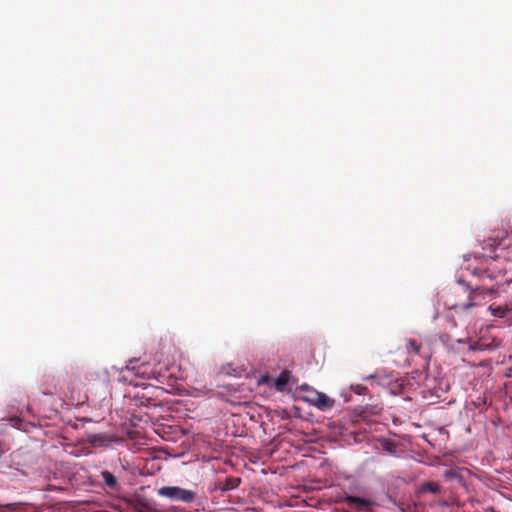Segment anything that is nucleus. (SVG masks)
I'll return each mask as SVG.
<instances>
[{"instance_id":"nucleus-1","label":"nucleus","mask_w":512,"mask_h":512,"mask_svg":"<svg viewBox=\"0 0 512 512\" xmlns=\"http://www.w3.org/2000/svg\"><path fill=\"white\" fill-rule=\"evenodd\" d=\"M498 290L495 287L484 288L475 287L470 290L467 301L448 304L450 310H454L459 315H473L474 311L485 304L486 299H493L497 296Z\"/></svg>"},{"instance_id":"nucleus-2","label":"nucleus","mask_w":512,"mask_h":512,"mask_svg":"<svg viewBox=\"0 0 512 512\" xmlns=\"http://www.w3.org/2000/svg\"><path fill=\"white\" fill-rule=\"evenodd\" d=\"M126 438H132L131 431L122 428L114 433H92L87 436V441L93 447H108L110 443L124 442Z\"/></svg>"},{"instance_id":"nucleus-3","label":"nucleus","mask_w":512,"mask_h":512,"mask_svg":"<svg viewBox=\"0 0 512 512\" xmlns=\"http://www.w3.org/2000/svg\"><path fill=\"white\" fill-rule=\"evenodd\" d=\"M301 389L304 392L302 399L305 402L310 403L322 411H327L334 407L335 400L325 393L319 392L313 388L308 387L307 385H303Z\"/></svg>"},{"instance_id":"nucleus-4","label":"nucleus","mask_w":512,"mask_h":512,"mask_svg":"<svg viewBox=\"0 0 512 512\" xmlns=\"http://www.w3.org/2000/svg\"><path fill=\"white\" fill-rule=\"evenodd\" d=\"M157 492L160 496L185 503H190L195 499V493L193 491L176 486H164L159 488Z\"/></svg>"},{"instance_id":"nucleus-5","label":"nucleus","mask_w":512,"mask_h":512,"mask_svg":"<svg viewBox=\"0 0 512 512\" xmlns=\"http://www.w3.org/2000/svg\"><path fill=\"white\" fill-rule=\"evenodd\" d=\"M343 501L351 509L357 512H372L376 506L375 501L370 498H363L358 496L346 495Z\"/></svg>"},{"instance_id":"nucleus-6","label":"nucleus","mask_w":512,"mask_h":512,"mask_svg":"<svg viewBox=\"0 0 512 512\" xmlns=\"http://www.w3.org/2000/svg\"><path fill=\"white\" fill-rule=\"evenodd\" d=\"M488 309L494 317L507 318L506 322L512 323V301L496 307L490 305Z\"/></svg>"},{"instance_id":"nucleus-7","label":"nucleus","mask_w":512,"mask_h":512,"mask_svg":"<svg viewBox=\"0 0 512 512\" xmlns=\"http://www.w3.org/2000/svg\"><path fill=\"white\" fill-rule=\"evenodd\" d=\"M499 346V342L495 339L480 338L470 344V349L473 351H486L494 350Z\"/></svg>"},{"instance_id":"nucleus-8","label":"nucleus","mask_w":512,"mask_h":512,"mask_svg":"<svg viewBox=\"0 0 512 512\" xmlns=\"http://www.w3.org/2000/svg\"><path fill=\"white\" fill-rule=\"evenodd\" d=\"M289 382V374L287 371L282 372L274 381V386L278 391H283Z\"/></svg>"},{"instance_id":"nucleus-9","label":"nucleus","mask_w":512,"mask_h":512,"mask_svg":"<svg viewBox=\"0 0 512 512\" xmlns=\"http://www.w3.org/2000/svg\"><path fill=\"white\" fill-rule=\"evenodd\" d=\"M101 477H102L104 483L109 488H115L117 486V479L111 472L104 470L101 472Z\"/></svg>"},{"instance_id":"nucleus-10","label":"nucleus","mask_w":512,"mask_h":512,"mask_svg":"<svg viewBox=\"0 0 512 512\" xmlns=\"http://www.w3.org/2000/svg\"><path fill=\"white\" fill-rule=\"evenodd\" d=\"M421 491L438 494L441 491V486L436 482H426L422 484Z\"/></svg>"},{"instance_id":"nucleus-11","label":"nucleus","mask_w":512,"mask_h":512,"mask_svg":"<svg viewBox=\"0 0 512 512\" xmlns=\"http://www.w3.org/2000/svg\"><path fill=\"white\" fill-rule=\"evenodd\" d=\"M149 367L146 365H142L137 369L136 375L145 379L156 378V373L154 371H148Z\"/></svg>"},{"instance_id":"nucleus-12","label":"nucleus","mask_w":512,"mask_h":512,"mask_svg":"<svg viewBox=\"0 0 512 512\" xmlns=\"http://www.w3.org/2000/svg\"><path fill=\"white\" fill-rule=\"evenodd\" d=\"M406 348L408 349V351L414 354H418L420 351V344H418L417 341L413 339H409L406 341Z\"/></svg>"},{"instance_id":"nucleus-13","label":"nucleus","mask_w":512,"mask_h":512,"mask_svg":"<svg viewBox=\"0 0 512 512\" xmlns=\"http://www.w3.org/2000/svg\"><path fill=\"white\" fill-rule=\"evenodd\" d=\"M240 481V478H226V491L235 489Z\"/></svg>"},{"instance_id":"nucleus-14","label":"nucleus","mask_w":512,"mask_h":512,"mask_svg":"<svg viewBox=\"0 0 512 512\" xmlns=\"http://www.w3.org/2000/svg\"><path fill=\"white\" fill-rule=\"evenodd\" d=\"M351 391L358 395H365L367 393V387L361 385V384H353L350 387Z\"/></svg>"},{"instance_id":"nucleus-15","label":"nucleus","mask_w":512,"mask_h":512,"mask_svg":"<svg viewBox=\"0 0 512 512\" xmlns=\"http://www.w3.org/2000/svg\"><path fill=\"white\" fill-rule=\"evenodd\" d=\"M17 510L16 504H1L0 503V511L2 512H15Z\"/></svg>"},{"instance_id":"nucleus-16","label":"nucleus","mask_w":512,"mask_h":512,"mask_svg":"<svg viewBox=\"0 0 512 512\" xmlns=\"http://www.w3.org/2000/svg\"><path fill=\"white\" fill-rule=\"evenodd\" d=\"M7 420L10 422L11 426L21 429L24 418H7Z\"/></svg>"},{"instance_id":"nucleus-17","label":"nucleus","mask_w":512,"mask_h":512,"mask_svg":"<svg viewBox=\"0 0 512 512\" xmlns=\"http://www.w3.org/2000/svg\"><path fill=\"white\" fill-rule=\"evenodd\" d=\"M234 498H236V499H237V502H238V503L243 504V502H244V501H243V499H241L240 497H238V496H234V494H232V493L226 494V501H227V502L231 503V502L234 500Z\"/></svg>"},{"instance_id":"nucleus-18","label":"nucleus","mask_w":512,"mask_h":512,"mask_svg":"<svg viewBox=\"0 0 512 512\" xmlns=\"http://www.w3.org/2000/svg\"><path fill=\"white\" fill-rule=\"evenodd\" d=\"M138 510L139 512H152V508L145 503H141Z\"/></svg>"},{"instance_id":"nucleus-19","label":"nucleus","mask_w":512,"mask_h":512,"mask_svg":"<svg viewBox=\"0 0 512 512\" xmlns=\"http://www.w3.org/2000/svg\"><path fill=\"white\" fill-rule=\"evenodd\" d=\"M472 404L480 407V406H485L486 402H485V400L479 398L477 402L474 401V402H472Z\"/></svg>"},{"instance_id":"nucleus-20","label":"nucleus","mask_w":512,"mask_h":512,"mask_svg":"<svg viewBox=\"0 0 512 512\" xmlns=\"http://www.w3.org/2000/svg\"><path fill=\"white\" fill-rule=\"evenodd\" d=\"M380 412H381V408L378 407V405H375L373 407V410L371 411V413H373V414H379Z\"/></svg>"},{"instance_id":"nucleus-21","label":"nucleus","mask_w":512,"mask_h":512,"mask_svg":"<svg viewBox=\"0 0 512 512\" xmlns=\"http://www.w3.org/2000/svg\"><path fill=\"white\" fill-rule=\"evenodd\" d=\"M4 453V449L2 447V443L0 442V456Z\"/></svg>"},{"instance_id":"nucleus-22","label":"nucleus","mask_w":512,"mask_h":512,"mask_svg":"<svg viewBox=\"0 0 512 512\" xmlns=\"http://www.w3.org/2000/svg\"><path fill=\"white\" fill-rule=\"evenodd\" d=\"M375 378V375H369L367 377H365V379L369 380V379H374Z\"/></svg>"},{"instance_id":"nucleus-23","label":"nucleus","mask_w":512,"mask_h":512,"mask_svg":"<svg viewBox=\"0 0 512 512\" xmlns=\"http://www.w3.org/2000/svg\"><path fill=\"white\" fill-rule=\"evenodd\" d=\"M484 412H486V410H483L482 408H479L478 413H484Z\"/></svg>"},{"instance_id":"nucleus-24","label":"nucleus","mask_w":512,"mask_h":512,"mask_svg":"<svg viewBox=\"0 0 512 512\" xmlns=\"http://www.w3.org/2000/svg\"><path fill=\"white\" fill-rule=\"evenodd\" d=\"M497 424H498V422L495 419H493V425L497 426Z\"/></svg>"},{"instance_id":"nucleus-25","label":"nucleus","mask_w":512,"mask_h":512,"mask_svg":"<svg viewBox=\"0 0 512 512\" xmlns=\"http://www.w3.org/2000/svg\"><path fill=\"white\" fill-rule=\"evenodd\" d=\"M226 510H234V507H227L226 506Z\"/></svg>"},{"instance_id":"nucleus-26","label":"nucleus","mask_w":512,"mask_h":512,"mask_svg":"<svg viewBox=\"0 0 512 512\" xmlns=\"http://www.w3.org/2000/svg\"><path fill=\"white\" fill-rule=\"evenodd\" d=\"M268 376L263 377L262 381H267Z\"/></svg>"},{"instance_id":"nucleus-27","label":"nucleus","mask_w":512,"mask_h":512,"mask_svg":"<svg viewBox=\"0 0 512 512\" xmlns=\"http://www.w3.org/2000/svg\"><path fill=\"white\" fill-rule=\"evenodd\" d=\"M44 393H45V394H53V392H52V391H46V392H44Z\"/></svg>"}]
</instances>
